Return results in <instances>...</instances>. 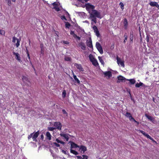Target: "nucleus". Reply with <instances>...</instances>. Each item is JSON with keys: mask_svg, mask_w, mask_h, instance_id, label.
Masks as SVG:
<instances>
[{"mask_svg": "<svg viewBox=\"0 0 159 159\" xmlns=\"http://www.w3.org/2000/svg\"><path fill=\"white\" fill-rule=\"evenodd\" d=\"M62 112H63V113L64 114H66V116L67 115V112L66 111H65V110L64 109H63L62 110Z\"/></svg>", "mask_w": 159, "mask_h": 159, "instance_id": "obj_45", "label": "nucleus"}, {"mask_svg": "<svg viewBox=\"0 0 159 159\" xmlns=\"http://www.w3.org/2000/svg\"><path fill=\"white\" fill-rule=\"evenodd\" d=\"M125 115L126 117H128L130 120H131V119L133 117L131 116V114L130 113L128 112H126L125 114Z\"/></svg>", "mask_w": 159, "mask_h": 159, "instance_id": "obj_17", "label": "nucleus"}, {"mask_svg": "<svg viewBox=\"0 0 159 159\" xmlns=\"http://www.w3.org/2000/svg\"><path fill=\"white\" fill-rule=\"evenodd\" d=\"M71 146L70 147L71 148H76L78 147L79 148V146L77 144L75 143H74L71 142Z\"/></svg>", "mask_w": 159, "mask_h": 159, "instance_id": "obj_13", "label": "nucleus"}, {"mask_svg": "<svg viewBox=\"0 0 159 159\" xmlns=\"http://www.w3.org/2000/svg\"><path fill=\"white\" fill-rule=\"evenodd\" d=\"M132 84H134L135 83V80L134 79H130L128 80Z\"/></svg>", "mask_w": 159, "mask_h": 159, "instance_id": "obj_23", "label": "nucleus"}, {"mask_svg": "<svg viewBox=\"0 0 159 159\" xmlns=\"http://www.w3.org/2000/svg\"><path fill=\"white\" fill-rule=\"evenodd\" d=\"M70 34L71 35H72L73 37H75V36H76V34H75L74 33V32L73 31H71L70 32Z\"/></svg>", "mask_w": 159, "mask_h": 159, "instance_id": "obj_37", "label": "nucleus"}, {"mask_svg": "<svg viewBox=\"0 0 159 159\" xmlns=\"http://www.w3.org/2000/svg\"><path fill=\"white\" fill-rule=\"evenodd\" d=\"M22 79L24 82H26L28 81V79L25 76H23Z\"/></svg>", "mask_w": 159, "mask_h": 159, "instance_id": "obj_26", "label": "nucleus"}, {"mask_svg": "<svg viewBox=\"0 0 159 159\" xmlns=\"http://www.w3.org/2000/svg\"><path fill=\"white\" fill-rule=\"evenodd\" d=\"M74 65L79 70L80 72H83L84 71V69L82 67L81 65L75 63Z\"/></svg>", "mask_w": 159, "mask_h": 159, "instance_id": "obj_6", "label": "nucleus"}, {"mask_svg": "<svg viewBox=\"0 0 159 159\" xmlns=\"http://www.w3.org/2000/svg\"><path fill=\"white\" fill-rule=\"evenodd\" d=\"M124 26L126 28L128 25V22L127 20L126 19H125L124 21Z\"/></svg>", "mask_w": 159, "mask_h": 159, "instance_id": "obj_22", "label": "nucleus"}, {"mask_svg": "<svg viewBox=\"0 0 159 159\" xmlns=\"http://www.w3.org/2000/svg\"><path fill=\"white\" fill-rule=\"evenodd\" d=\"M89 18L91 19V21L95 23H97L96 18H101V14L100 12L96 10H94L89 13Z\"/></svg>", "mask_w": 159, "mask_h": 159, "instance_id": "obj_1", "label": "nucleus"}, {"mask_svg": "<svg viewBox=\"0 0 159 159\" xmlns=\"http://www.w3.org/2000/svg\"><path fill=\"white\" fill-rule=\"evenodd\" d=\"M91 62H92V64L95 66H97L98 65V63L96 59L91 61Z\"/></svg>", "mask_w": 159, "mask_h": 159, "instance_id": "obj_18", "label": "nucleus"}, {"mask_svg": "<svg viewBox=\"0 0 159 159\" xmlns=\"http://www.w3.org/2000/svg\"><path fill=\"white\" fill-rule=\"evenodd\" d=\"M5 34V32L3 30H0V34L2 35H4Z\"/></svg>", "mask_w": 159, "mask_h": 159, "instance_id": "obj_34", "label": "nucleus"}, {"mask_svg": "<svg viewBox=\"0 0 159 159\" xmlns=\"http://www.w3.org/2000/svg\"><path fill=\"white\" fill-rule=\"evenodd\" d=\"M39 134V131H38L37 132H35L32 136V139L33 141H35L36 139L38 137Z\"/></svg>", "mask_w": 159, "mask_h": 159, "instance_id": "obj_11", "label": "nucleus"}, {"mask_svg": "<svg viewBox=\"0 0 159 159\" xmlns=\"http://www.w3.org/2000/svg\"><path fill=\"white\" fill-rule=\"evenodd\" d=\"M34 134V133L31 134L29 135L28 136V138L29 139H30V138H31L33 136V134Z\"/></svg>", "mask_w": 159, "mask_h": 159, "instance_id": "obj_48", "label": "nucleus"}, {"mask_svg": "<svg viewBox=\"0 0 159 159\" xmlns=\"http://www.w3.org/2000/svg\"><path fill=\"white\" fill-rule=\"evenodd\" d=\"M62 152L63 153H64V154H66V151L64 150H62Z\"/></svg>", "mask_w": 159, "mask_h": 159, "instance_id": "obj_62", "label": "nucleus"}, {"mask_svg": "<svg viewBox=\"0 0 159 159\" xmlns=\"http://www.w3.org/2000/svg\"><path fill=\"white\" fill-rule=\"evenodd\" d=\"M119 4L120 5L121 8L122 9H124V5L123 3L122 2H120V3Z\"/></svg>", "mask_w": 159, "mask_h": 159, "instance_id": "obj_36", "label": "nucleus"}, {"mask_svg": "<svg viewBox=\"0 0 159 159\" xmlns=\"http://www.w3.org/2000/svg\"><path fill=\"white\" fill-rule=\"evenodd\" d=\"M63 43L64 44H69V42L66 41H63Z\"/></svg>", "mask_w": 159, "mask_h": 159, "instance_id": "obj_49", "label": "nucleus"}, {"mask_svg": "<svg viewBox=\"0 0 159 159\" xmlns=\"http://www.w3.org/2000/svg\"><path fill=\"white\" fill-rule=\"evenodd\" d=\"M52 5L54 6H57L58 5V4L56 2H54L52 3Z\"/></svg>", "mask_w": 159, "mask_h": 159, "instance_id": "obj_51", "label": "nucleus"}, {"mask_svg": "<svg viewBox=\"0 0 159 159\" xmlns=\"http://www.w3.org/2000/svg\"><path fill=\"white\" fill-rule=\"evenodd\" d=\"M13 54L16 56V58L19 61H20V56L19 54L18 53H16L15 52H13Z\"/></svg>", "mask_w": 159, "mask_h": 159, "instance_id": "obj_10", "label": "nucleus"}, {"mask_svg": "<svg viewBox=\"0 0 159 159\" xmlns=\"http://www.w3.org/2000/svg\"><path fill=\"white\" fill-rule=\"evenodd\" d=\"M131 121H132V120H133V121H134V122H137V121H136L134 119V118L132 117V118L131 119V120H130Z\"/></svg>", "mask_w": 159, "mask_h": 159, "instance_id": "obj_56", "label": "nucleus"}, {"mask_svg": "<svg viewBox=\"0 0 159 159\" xmlns=\"http://www.w3.org/2000/svg\"><path fill=\"white\" fill-rule=\"evenodd\" d=\"M20 40L19 39H17V43L16 45L17 47H18L20 45Z\"/></svg>", "mask_w": 159, "mask_h": 159, "instance_id": "obj_32", "label": "nucleus"}, {"mask_svg": "<svg viewBox=\"0 0 159 159\" xmlns=\"http://www.w3.org/2000/svg\"><path fill=\"white\" fill-rule=\"evenodd\" d=\"M146 39L147 42H149V37L148 35H147V36H146Z\"/></svg>", "mask_w": 159, "mask_h": 159, "instance_id": "obj_54", "label": "nucleus"}, {"mask_svg": "<svg viewBox=\"0 0 159 159\" xmlns=\"http://www.w3.org/2000/svg\"><path fill=\"white\" fill-rule=\"evenodd\" d=\"M145 116L148 119L150 120H151V121L153 119V118L152 116H149L148 115H147V114H145Z\"/></svg>", "mask_w": 159, "mask_h": 159, "instance_id": "obj_21", "label": "nucleus"}, {"mask_svg": "<svg viewBox=\"0 0 159 159\" xmlns=\"http://www.w3.org/2000/svg\"><path fill=\"white\" fill-rule=\"evenodd\" d=\"M150 139L151 140H152L153 142L157 143L156 142L155 140H154L152 138V137L151 138V139Z\"/></svg>", "mask_w": 159, "mask_h": 159, "instance_id": "obj_55", "label": "nucleus"}, {"mask_svg": "<svg viewBox=\"0 0 159 159\" xmlns=\"http://www.w3.org/2000/svg\"><path fill=\"white\" fill-rule=\"evenodd\" d=\"M73 78H74V79L75 80V81H76L78 83V84L80 83V81L77 79L76 75H73Z\"/></svg>", "mask_w": 159, "mask_h": 159, "instance_id": "obj_24", "label": "nucleus"}, {"mask_svg": "<svg viewBox=\"0 0 159 159\" xmlns=\"http://www.w3.org/2000/svg\"><path fill=\"white\" fill-rule=\"evenodd\" d=\"M65 60L66 61H69L71 60V58L70 57H66L65 58Z\"/></svg>", "mask_w": 159, "mask_h": 159, "instance_id": "obj_33", "label": "nucleus"}, {"mask_svg": "<svg viewBox=\"0 0 159 159\" xmlns=\"http://www.w3.org/2000/svg\"><path fill=\"white\" fill-rule=\"evenodd\" d=\"M84 7L86 8V9L89 13L91 11L93 10L95 8V7L93 5L89 3H86Z\"/></svg>", "mask_w": 159, "mask_h": 159, "instance_id": "obj_2", "label": "nucleus"}, {"mask_svg": "<svg viewBox=\"0 0 159 159\" xmlns=\"http://www.w3.org/2000/svg\"><path fill=\"white\" fill-rule=\"evenodd\" d=\"M99 60L101 62V63L103 65L104 64V62L103 60H102V58L101 57H98Z\"/></svg>", "mask_w": 159, "mask_h": 159, "instance_id": "obj_30", "label": "nucleus"}, {"mask_svg": "<svg viewBox=\"0 0 159 159\" xmlns=\"http://www.w3.org/2000/svg\"><path fill=\"white\" fill-rule=\"evenodd\" d=\"M94 32L96 33V34L98 37H99L100 36V34L98 30L94 31Z\"/></svg>", "mask_w": 159, "mask_h": 159, "instance_id": "obj_28", "label": "nucleus"}, {"mask_svg": "<svg viewBox=\"0 0 159 159\" xmlns=\"http://www.w3.org/2000/svg\"><path fill=\"white\" fill-rule=\"evenodd\" d=\"M65 26L66 28H69L70 26V24L68 22H66Z\"/></svg>", "mask_w": 159, "mask_h": 159, "instance_id": "obj_27", "label": "nucleus"}, {"mask_svg": "<svg viewBox=\"0 0 159 159\" xmlns=\"http://www.w3.org/2000/svg\"><path fill=\"white\" fill-rule=\"evenodd\" d=\"M18 39L16 38L15 37H13V39H12V42L14 43H15L16 42V40H17V39Z\"/></svg>", "mask_w": 159, "mask_h": 159, "instance_id": "obj_40", "label": "nucleus"}, {"mask_svg": "<svg viewBox=\"0 0 159 159\" xmlns=\"http://www.w3.org/2000/svg\"><path fill=\"white\" fill-rule=\"evenodd\" d=\"M26 53H27V56L28 57V58L30 60V55H29V52H28V50H27V48H26Z\"/></svg>", "mask_w": 159, "mask_h": 159, "instance_id": "obj_42", "label": "nucleus"}, {"mask_svg": "<svg viewBox=\"0 0 159 159\" xmlns=\"http://www.w3.org/2000/svg\"><path fill=\"white\" fill-rule=\"evenodd\" d=\"M56 129V128H53V127H50L48 128V129L49 131H53V130H54V129Z\"/></svg>", "mask_w": 159, "mask_h": 159, "instance_id": "obj_38", "label": "nucleus"}, {"mask_svg": "<svg viewBox=\"0 0 159 159\" xmlns=\"http://www.w3.org/2000/svg\"><path fill=\"white\" fill-rule=\"evenodd\" d=\"M54 126L58 129L61 130L62 127L61 124L60 122H56L54 123Z\"/></svg>", "mask_w": 159, "mask_h": 159, "instance_id": "obj_8", "label": "nucleus"}, {"mask_svg": "<svg viewBox=\"0 0 159 159\" xmlns=\"http://www.w3.org/2000/svg\"><path fill=\"white\" fill-rule=\"evenodd\" d=\"M135 86L137 88H139L140 87L139 84L138 83H137V84H136Z\"/></svg>", "mask_w": 159, "mask_h": 159, "instance_id": "obj_53", "label": "nucleus"}, {"mask_svg": "<svg viewBox=\"0 0 159 159\" xmlns=\"http://www.w3.org/2000/svg\"><path fill=\"white\" fill-rule=\"evenodd\" d=\"M89 59L90 60V61L91 62L92 61H93L94 60V59H95V58L94 57H93V55L91 54H90L89 56Z\"/></svg>", "mask_w": 159, "mask_h": 159, "instance_id": "obj_20", "label": "nucleus"}, {"mask_svg": "<svg viewBox=\"0 0 159 159\" xmlns=\"http://www.w3.org/2000/svg\"><path fill=\"white\" fill-rule=\"evenodd\" d=\"M103 74L105 75V76H108V78H110V77L112 76L111 73L110 71L104 72Z\"/></svg>", "mask_w": 159, "mask_h": 159, "instance_id": "obj_12", "label": "nucleus"}, {"mask_svg": "<svg viewBox=\"0 0 159 159\" xmlns=\"http://www.w3.org/2000/svg\"><path fill=\"white\" fill-rule=\"evenodd\" d=\"M12 1L13 2H15L16 1V0H12Z\"/></svg>", "mask_w": 159, "mask_h": 159, "instance_id": "obj_64", "label": "nucleus"}, {"mask_svg": "<svg viewBox=\"0 0 159 159\" xmlns=\"http://www.w3.org/2000/svg\"><path fill=\"white\" fill-rule=\"evenodd\" d=\"M79 148H80V149L83 151L84 152L87 150L85 146H79Z\"/></svg>", "mask_w": 159, "mask_h": 159, "instance_id": "obj_16", "label": "nucleus"}, {"mask_svg": "<svg viewBox=\"0 0 159 159\" xmlns=\"http://www.w3.org/2000/svg\"><path fill=\"white\" fill-rule=\"evenodd\" d=\"M83 158L82 159H88V157L87 156L83 155H82Z\"/></svg>", "mask_w": 159, "mask_h": 159, "instance_id": "obj_41", "label": "nucleus"}, {"mask_svg": "<svg viewBox=\"0 0 159 159\" xmlns=\"http://www.w3.org/2000/svg\"><path fill=\"white\" fill-rule=\"evenodd\" d=\"M78 46L83 50H85L86 48L85 43L82 42H80L78 44Z\"/></svg>", "mask_w": 159, "mask_h": 159, "instance_id": "obj_7", "label": "nucleus"}, {"mask_svg": "<svg viewBox=\"0 0 159 159\" xmlns=\"http://www.w3.org/2000/svg\"><path fill=\"white\" fill-rule=\"evenodd\" d=\"M144 136L146 137L147 138L149 139H150L151 138V137L150 136L149 134H146V133L145 134V135H144Z\"/></svg>", "mask_w": 159, "mask_h": 159, "instance_id": "obj_35", "label": "nucleus"}, {"mask_svg": "<svg viewBox=\"0 0 159 159\" xmlns=\"http://www.w3.org/2000/svg\"><path fill=\"white\" fill-rule=\"evenodd\" d=\"M70 152L74 154L75 155H77L78 154V153L77 152L72 149H70Z\"/></svg>", "mask_w": 159, "mask_h": 159, "instance_id": "obj_25", "label": "nucleus"}, {"mask_svg": "<svg viewBox=\"0 0 159 159\" xmlns=\"http://www.w3.org/2000/svg\"><path fill=\"white\" fill-rule=\"evenodd\" d=\"M96 47L97 49L100 52V53H101V54H103V51L102 50V48L101 45L99 42H97L96 43Z\"/></svg>", "mask_w": 159, "mask_h": 159, "instance_id": "obj_3", "label": "nucleus"}, {"mask_svg": "<svg viewBox=\"0 0 159 159\" xmlns=\"http://www.w3.org/2000/svg\"><path fill=\"white\" fill-rule=\"evenodd\" d=\"M56 141L57 142V143H60L61 142V141L59 140L58 139H56Z\"/></svg>", "mask_w": 159, "mask_h": 159, "instance_id": "obj_57", "label": "nucleus"}, {"mask_svg": "<svg viewBox=\"0 0 159 159\" xmlns=\"http://www.w3.org/2000/svg\"><path fill=\"white\" fill-rule=\"evenodd\" d=\"M6 0L7 1V2L8 5L9 6H10L11 4V0Z\"/></svg>", "mask_w": 159, "mask_h": 159, "instance_id": "obj_46", "label": "nucleus"}, {"mask_svg": "<svg viewBox=\"0 0 159 159\" xmlns=\"http://www.w3.org/2000/svg\"><path fill=\"white\" fill-rule=\"evenodd\" d=\"M46 136H47V138L49 140H50L51 139V135L50 134V133L48 132L46 133Z\"/></svg>", "mask_w": 159, "mask_h": 159, "instance_id": "obj_19", "label": "nucleus"}, {"mask_svg": "<svg viewBox=\"0 0 159 159\" xmlns=\"http://www.w3.org/2000/svg\"><path fill=\"white\" fill-rule=\"evenodd\" d=\"M139 85L140 86H143V84L141 82H140L139 83Z\"/></svg>", "mask_w": 159, "mask_h": 159, "instance_id": "obj_61", "label": "nucleus"}, {"mask_svg": "<svg viewBox=\"0 0 159 159\" xmlns=\"http://www.w3.org/2000/svg\"><path fill=\"white\" fill-rule=\"evenodd\" d=\"M61 19L62 20L65 19L66 20V17L64 16H63L62 17Z\"/></svg>", "mask_w": 159, "mask_h": 159, "instance_id": "obj_60", "label": "nucleus"}, {"mask_svg": "<svg viewBox=\"0 0 159 159\" xmlns=\"http://www.w3.org/2000/svg\"><path fill=\"white\" fill-rule=\"evenodd\" d=\"M60 143L64 145L65 144V142H64L61 141Z\"/></svg>", "mask_w": 159, "mask_h": 159, "instance_id": "obj_63", "label": "nucleus"}, {"mask_svg": "<svg viewBox=\"0 0 159 159\" xmlns=\"http://www.w3.org/2000/svg\"><path fill=\"white\" fill-rule=\"evenodd\" d=\"M130 40L131 41H133V32H130Z\"/></svg>", "mask_w": 159, "mask_h": 159, "instance_id": "obj_31", "label": "nucleus"}, {"mask_svg": "<svg viewBox=\"0 0 159 159\" xmlns=\"http://www.w3.org/2000/svg\"><path fill=\"white\" fill-rule=\"evenodd\" d=\"M76 157L78 159H82V157H81V156H76Z\"/></svg>", "mask_w": 159, "mask_h": 159, "instance_id": "obj_59", "label": "nucleus"}, {"mask_svg": "<svg viewBox=\"0 0 159 159\" xmlns=\"http://www.w3.org/2000/svg\"><path fill=\"white\" fill-rule=\"evenodd\" d=\"M117 62L118 64H120V66L123 67H124L125 65L124 64V61L121 60L120 58L118 56L116 57Z\"/></svg>", "mask_w": 159, "mask_h": 159, "instance_id": "obj_4", "label": "nucleus"}, {"mask_svg": "<svg viewBox=\"0 0 159 159\" xmlns=\"http://www.w3.org/2000/svg\"><path fill=\"white\" fill-rule=\"evenodd\" d=\"M66 91L65 90H64L62 92V97L63 98H65L66 97Z\"/></svg>", "mask_w": 159, "mask_h": 159, "instance_id": "obj_29", "label": "nucleus"}, {"mask_svg": "<svg viewBox=\"0 0 159 159\" xmlns=\"http://www.w3.org/2000/svg\"><path fill=\"white\" fill-rule=\"evenodd\" d=\"M87 45L90 48H93L92 40L91 38H89V40H87L86 42Z\"/></svg>", "mask_w": 159, "mask_h": 159, "instance_id": "obj_5", "label": "nucleus"}, {"mask_svg": "<svg viewBox=\"0 0 159 159\" xmlns=\"http://www.w3.org/2000/svg\"><path fill=\"white\" fill-rule=\"evenodd\" d=\"M53 8L55 9L57 11H60V9L58 7H57L56 6H54Z\"/></svg>", "mask_w": 159, "mask_h": 159, "instance_id": "obj_43", "label": "nucleus"}, {"mask_svg": "<svg viewBox=\"0 0 159 159\" xmlns=\"http://www.w3.org/2000/svg\"><path fill=\"white\" fill-rule=\"evenodd\" d=\"M138 130L141 133H142L143 134V135H145V134L146 133L145 132H144V131H143L140 130V129Z\"/></svg>", "mask_w": 159, "mask_h": 159, "instance_id": "obj_44", "label": "nucleus"}, {"mask_svg": "<svg viewBox=\"0 0 159 159\" xmlns=\"http://www.w3.org/2000/svg\"><path fill=\"white\" fill-rule=\"evenodd\" d=\"M74 38L76 39L77 38L79 40H80V38L79 36H78L76 35V36H75Z\"/></svg>", "mask_w": 159, "mask_h": 159, "instance_id": "obj_52", "label": "nucleus"}, {"mask_svg": "<svg viewBox=\"0 0 159 159\" xmlns=\"http://www.w3.org/2000/svg\"><path fill=\"white\" fill-rule=\"evenodd\" d=\"M118 80L117 81V83H120V82H122L125 79L124 77H123L122 76H120L118 77Z\"/></svg>", "mask_w": 159, "mask_h": 159, "instance_id": "obj_14", "label": "nucleus"}, {"mask_svg": "<svg viewBox=\"0 0 159 159\" xmlns=\"http://www.w3.org/2000/svg\"><path fill=\"white\" fill-rule=\"evenodd\" d=\"M54 144L55 145V146L57 147H59L60 146V145L58 143H54Z\"/></svg>", "mask_w": 159, "mask_h": 159, "instance_id": "obj_47", "label": "nucleus"}, {"mask_svg": "<svg viewBox=\"0 0 159 159\" xmlns=\"http://www.w3.org/2000/svg\"><path fill=\"white\" fill-rule=\"evenodd\" d=\"M41 139L43 140V139L44 136L43 134H42L40 136Z\"/></svg>", "mask_w": 159, "mask_h": 159, "instance_id": "obj_58", "label": "nucleus"}, {"mask_svg": "<svg viewBox=\"0 0 159 159\" xmlns=\"http://www.w3.org/2000/svg\"><path fill=\"white\" fill-rule=\"evenodd\" d=\"M60 135L61 136L64 137L66 139V141H68L69 138L67 134L62 133Z\"/></svg>", "mask_w": 159, "mask_h": 159, "instance_id": "obj_15", "label": "nucleus"}, {"mask_svg": "<svg viewBox=\"0 0 159 159\" xmlns=\"http://www.w3.org/2000/svg\"><path fill=\"white\" fill-rule=\"evenodd\" d=\"M149 5L152 7H156L159 9V5L157 2H151Z\"/></svg>", "mask_w": 159, "mask_h": 159, "instance_id": "obj_9", "label": "nucleus"}, {"mask_svg": "<svg viewBox=\"0 0 159 159\" xmlns=\"http://www.w3.org/2000/svg\"><path fill=\"white\" fill-rule=\"evenodd\" d=\"M124 37H125V39L124 40V41H123L124 43H125L126 42V40H127V35H126L125 34L124 36Z\"/></svg>", "mask_w": 159, "mask_h": 159, "instance_id": "obj_39", "label": "nucleus"}, {"mask_svg": "<svg viewBox=\"0 0 159 159\" xmlns=\"http://www.w3.org/2000/svg\"><path fill=\"white\" fill-rule=\"evenodd\" d=\"M93 30H94V31H96V30H98L97 27L95 26V25H94L93 27Z\"/></svg>", "mask_w": 159, "mask_h": 159, "instance_id": "obj_50", "label": "nucleus"}]
</instances>
